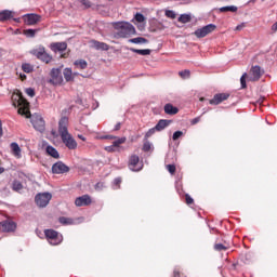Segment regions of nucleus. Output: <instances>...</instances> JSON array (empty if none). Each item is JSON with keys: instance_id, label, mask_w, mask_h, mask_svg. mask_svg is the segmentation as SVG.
<instances>
[{"instance_id": "1", "label": "nucleus", "mask_w": 277, "mask_h": 277, "mask_svg": "<svg viewBox=\"0 0 277 277\" xmlns=\"http://www.w3.org/2000/svg\"><path fill=\"white\" fill-rule=\"evenodd\" d=\"M58 133L63 144L69 149L75 150L77 148V141L72 137V134L68 132V117H62L58 121Z\"/></svg>"}, {"instance_id": "2", "label": "nucleus", "mask_w": 277, "mask_h": 277, "mask_svg": "<svg viewBox=\"0 0 277 277\" xmlns=\"http://www.w3.org/2000/svg\"><path fill=\"white\" fill-rule=\"evenodd\" d=\"M113 27L116 29L118 38H131L137 34L135 26L129 22H114Z\"/></svg>"}, {"instance_id": "3", "label": "nucleus", "mask_w": 277, "mask_h": 277, "mask_svg": "<svg viewBox=\"0 0 277 277\" xmlns=\"http://www.w3.org/2000/svg\"><path fill=\"white\" fill-rule=\"evenodd\" d=\"M32 55H35V57H37V60L44 62V64H49L53 61V56H51L49 53H47V50L42 45H40L38 49L34 50Z\"/></svg>"}, {"instance_id": "4", "label": "nucleus", "mask_w": 277, "mask_h": 277, "mask_svg": "<svg viewBox=\"0 0 277 277\" xmlns=\"http://www.w3.org/2000/svg\"><path fill=\"white\" fill-rule=\"evenodd\" d=\"M53 198V195L51 193H39L35 197V202L38 207L41 209H44L51 202V199Z\"/></svg>"}, {"instance_id": "5", "label": "nucleus", "mask_w": 277, "mask_h": 277, "mask_svg": "<svg viewBox=\"0 0 277 277\" xmlns=\"http://www.w3.org/2000/svg\"><path fill=\"white\" fill-rule=\"evenodd\" d=\"M44 235L51 246H60L62 243V236L54 229H45Z\"/></svg>"}, {"instance_id": "6", "label": "nucleus", "mask_w": 277, "mask_h": 277, "mask_svg": "<svg viewBox=\"0 0 277 277\" xmlns=\"http://www.w3.org/2000/svg\"><path fill=\"white\" fill-rule=\"evenodd\" d=\"M215 28H216L215 24H208L195 30V36L196 38H205L209 36V34H212V31H215Z\"/></svg>"}, {"instance_id": "7", "label": "nucleus", "mask_w": 277, "mask_h": 277, "mask_svg": "<svg viewBox=\"0 0 277 277\" xmlns=\"http://www.w3.org/2000/svg\"><path fill=\"white\" fill-rule=\"evenodd\" d=\"M31 124H32L34 129H36V131H39V133H44L45 122H44V119L42 118V116L34 115L31 117Z\"/></svg>"}, {"instance_id": "8", "label": "nucleus", "mask_w": 277, "mask_h": 277, "mask_svg": "<svg viewBox=\"0 0 277 277\" xmlns=\"http://www.w3.org/2000/svg\"><path fill=\"white\" fill-rule=\"evenodd\" d=\"M144 168V164L140 163V156L132 155L129 160V169L132 172H140Z\"/></svg>"}, {"instance_id": "9", "label": "nucleus", "mask_w": 277, "mask_h": 277, "mask_svg": "<svg viewBox=\"0 0 277 277\" xmlns=\"http://www.w3.org/2000/svg\"><path fill=\"white\" fill-rule=\"evenodd\" d=\"M50 77V83L53 85H60V83L64 81V78L62 77V70H60V68H52Z\"/></svg>"}, {"instance_id": "10", "label": "nucleus", "mask_w": 277, "mask_h": 277, "mask_svg": "<svg viewBox=\"0 0 277 277\" xmlns=\"http://www.w3.org/2000/svg\"><path fill=\"white\" fill-rule=\"evenodd\" d=\"M70 172V168L62 161H57L52 166V174H66Z\"/></svg>"}, {"instance_id": "11", "label": "nucleus", "mask_w": 277, "mask_h": 277, "mask_svg": "<svg viewBox=\"0 0 277 277\" xmlns=\"http://www.w3.org/2000/svg\"><path fill=\"white\" fill-rule=\"evenodd\" d=\"M14 230H16V222L10 220L0 222V233H14Z\"/></svg>"}, {"instance_id": "12", "label": "nucleus", "mask_w": 277, "mask_h": 277, "mask_svg": "<svg viewBox=\"0 0 277 277\" xmlns=\"http://www.w3.org/2000/svg\"><path fill=\"white\" fill-rule=\"evenodd\" d=\"M40 21H42V16L38 14L30 13L24 15V23L26 25H37V23H40Z\"/></svg>"}, {"instance_id": "13", "label": "nucleus", "mask_w": 277, "mask_h": 277, "mask_svg": "<svg viewBox=\"0 0 277 277\" xmlns=\"http://www.w3.org/2000/svg\"><path fill=\"white\" fill-rule=\"evenodd\" d=\"M262 75H263V71L261 70V66L255 65L251 67V70L249 74V81H259Z\"/></svg>"}, {"instance_id": "14", "label": "nucleus", "mask_w": 277, "mask_h": 277, "mask_svg": "<svg viewBox=\"0 0 277 277\" xmlns=\"http://www.w3.org/2000/svg\"><path fill=\"white\" fill-rule=\"evenodd\" d=\"M75 205L76 207H88L92 205V198L90 197V195H82L76 198Z\"/></svg>"}, {"instance_id": "15", "label": "nucleus", "mask_w": 277, "mask_h": 277, "mask_svg": "<svg viewBox=\"0 0 277 277\" xmlns=\"http://www.w3.org/2000/svg\"><path fill=\"white\" fill-rule=\"evenodd\" d=\"M50 49L54 53H64L68 49V44L66 42H53L50 44Z\"/></svg>"}, {"instance_id": "16", "label": "nucleus", "mask_w": 277, "mask_h": 277, "mask_svg": "<svg viewBox=\"0 0 277 277\" xmlns=\"http://www.w3.org/2000/svg\"><path fill=\"white\" fill-rule=\"evenodd\" d=\"M228 96H230V94L227 93H217L213 96L212 100L209 101L210 105H220V103H223V101L228 100Z\"/></svg>"}, {"instance_id": "17", "label": "nucleus", "mask_w": 277, "mask_h": 277, "mask_svg": "<svg viewBox=\"0 0 277 277\" xmlns=\"http://www.w3.org/2000/svg\"><path fill=\"white\" fill-rule=\"evenodd\" d=\"M91 47L95 49V51H109V44L96 40L91 41Z\"/></svg>"}, {"instance_id": "18", "label": "nucleus", "mask_w": 277, "mask_h": 277, "mask_svg": "<svg viewBox=\"0 0 277 277\" xmlns=\"http://www.w3.org/2000/svg\"><path fill=\"white\" fill-rule=\"evenodd\" d=\"M171 120H168V119H160L157 124L155 126V129L158 131V132H161L163 131L167 127H170L171 124Z\"/></svg>"}, {"instance_id": "19", "label": "nucleus", "mask_w": 277, "mask_h": 277, "mask_svg": "<svg viewBox=\"0 0 277 277\" xmlns=\"http://www.w3.org/2000/svg\"><path fill=\"white\" fill-rule=\"evenodd\" d=\"M164 113L168 114L169 116H175V114H179V108L174 107L172 104H166Z\"/></svg>"}, {"instance_id": "20", "label": "nucleus", "mask_w": 277, "mask_h": 277, "mask_svg": "<svg viewBox=\"0 0 277 277\" xmlns=\"http://www.w3.org/2000/svg\"><path fill=\"white\" fill-rule=\"evenodd\" d=\"M45 153H48L50 157H53V159H60V153L57 151V149H55V147L51 145L47 146Z\"/></svg>"}, {"instance_id": "21", "label": "nucleus", "mask_w": 277, "mask_h": 277, "mask_svg": "<svg viewBox=\"0 0 277 277\" xmlns=\"http://www.w3.org/2000/svg\"><path fill=\"white\" fill-rule=\"evenodd\" d=\"M11 149L14 157H17V159H21V146H18V143H11Z\"/></svg>"}, {"instance_id": "22", "label": "nucleus", "mask_w": 277, "mask_h": 277, "mask_svg": "<svg viewBox=\"0 0 277 277\" xmlns=\"http://www.w3.org/2000/svg\"><path fill=\"white\" fill-rule=\"evenodd\" d=\"M12 18V11L4 10L0 12V22L10 21Z\"/></svg>"}, {"instance_id": "23", "label": "nucleus", "mask_w": 277, "mask_h": 277, "mask_svg": "<svg viewBox=\"0 0 277 277\" xmlns=\"http://www.w3.org/2000/svg\"><path fill=\"white\" fill-rule=\"evenodd\" d=\"M129 42H131L132 44H146V42H148V39L144 37H136L133 39H129Z\"/></svg>"}, {"instance_id": "24", "label": "nucleus", "mask_w": 277, "mask_h": 277, "mask_svg": "<svg viewBox=\"0 0 277 277\" xmlns=\"http://www.w3.org/2000/svg\"><path fill=\"white\" fill-rule=\"evenodd\" d=\"M129 51H131L132 53H137V55H150L151 53L150 49L138 50V49L130 48Z\"/></svg>"}, {"instance_id": "25", "label": "nucleus", "mask_w": 277, "mask_h": 277, "mask_svg": "<svg viewBox=\"0 0 277 277\" xmlns=\"http://www.w3.org/2000/svg\"><path fill=\"white\" fill-rule=\"evenodd\" d=\"M74 65L77 68H80V70H85V68H88V62L85 60H77Z\"/></svg>"}, {"instance_id": "26", "label": "nucleus", "mask_w": 277, "mask_h": 277, "mask_svg": "<svg viewBox=\"0 0 277 277\" xmlns=\"http://www.w3.org/2000/svg\"><path fill=\"white\" fill-rule=\"evenodd\" d=\"M155 147H153V143L148 141V138H144V144H143V151L144 153H150V150H154Z\"/></svg>"}, {"instance_id": "27", "label": "nucleus", "mask_w": 277, "mask_h": 277, "mask_svg": "<svg viewBox=\"0 0 277 277\" xmlns=\"http://www.w3.org/2000/svg\"><path fill=\"white\" fill-rule=\"evenodd\" d=\"M63 75L66 81H72V69L65 68Z\"/></svg>"}, {"instance_id": "28", "label": "nucleus", "mask_w": 277, "mask_h": 277, "mask_svg": "<svg viewBox=\"0 0 277 277\" xmlns=\"http://www.w3.org/2000/svg\"><path fill=\"white\" fill-rule=\"evenodd\" d=\"M22 70H23L24 72H27V74L34 72V66H32L31 64L24 63V64L22 65Z\"/></svg>"}, {"instance_id": "29", "label": "nucleus", "mask_w": 277, "mask_h": 277, "mask_svg": "<svg viewBox=\"0 0 277 277\" xmlns=\"http://www.w3.org/2000/svg\"><path fill=\"white\" fill-rule=\"evenodd\" d=\"M219 12H237V6L235 5L222 6L219 9Z\"/></svg>"}, {"instance_id": "30", "label": "nucleus", "mask_w": 277, "mask_h": 277, "mask_svg": "<svg viewBox=\"0 0 277 277\" xmlns=\"http://www.w3.org/2000/svg\"><path fill=\"white\" fill-rule=\"evenodd\" d=\"M127 142V137H119L113 142V146L115 148H120V144H124Z\"/></svg>"}, {"instance_id": "31", "label": "nucleus", "mask_w": 277, "mask_h": 277, "mask_svg": "<svg viewBox=\"0 0 277 277\" xmlns=\"http://www.w3.org/2000/svg\"><path fill=\"white\" fill-rule=\"evenodd\" d=\"M192 21V15L189 14H182L179 17V23H189Z\"/></svg>"}, {"instance_id": "32", "label": "nucleus", "mask_w": 277, "mask_h": 277, "mask_svg": "<svg viewBox=\"0 0 277 277\" xmlns=\"http://www.w3.org/2000/svg\"><path fill=\"white\" fill-rule=\"evenodd\" d=\"M12 189L14 192H21V189H23V183H21L19 181H14L12 184Z\"/></svg>"}, {"instance_id": "33", "label": "nucleus", "mask_w": 277, "mask_h": 277, "mask_svg": "<svg viewBox=\"0 0 277 277\" xmlns=\"http://www.w3.org/2000/svg\"><path fill=\"white\" fill-rule=\"evenodd\" d=\"M36 31L38 30L29 28L24 30V35L26 36V38H34L36 36Z\"/></svg>"}, {"instance_id": "34", "label": "nucleus", "mask_w": 277, "mask_h": 277, "mask_svg": "<svg viewBox=\"0 0 277 277\" xmlns=\"http://www.w3.org/2000/svg\"><path fill=\"white\" fill-rule=\"evenodd\" d=\"M158 132L157 129L151 128L149 129L146 133H145V136H144V140H148L149 137H153V135H155V133Z\"/></svg>"}, {"instance_id": "35", "label": "nucleus", "mask_w": 277, "mask_h": 277, "mask_svg": "<svg viewBox=\"0 0 277 277\" xmlns=\"http://www.w3.org/2000/svg\"><path fill=\"white\" fill-rule=\"evenodd\" d=\"M58 222H60L61 224L68 225V224H72V219H70V217H65V216H61V217L58 219Z\"/></svg>"}, {"instance_id": "36", "label": "nucleus", "mask_w": 277, "mask_h": 277, "mask_svg": "<svg viewBox=\"0 0 277 277\" xmlns=\"http://www.w3.org/2000/svg\"><path fill=\"white\" fill-rule=\"evenodd\" d=\"M134 18L136 23H144V21H146V17H144V14L142 13H136L134 15Z\"/></svg>"}, {"instance_id": "37", "label": "nucleus", "mask_w": 277, "mask_h": 277, "mask_svg": "<svg viewBox=\"0 0 277 277\" xmlns=\"http://www.w3.org/2000/svg\"><path fill=\"white\" fill-rule=\"evenodd\" d=\"M25 93L30 96V98H34L36 96V90H34V88H27L25 90Z\"/></svg>"}, {"instance_id": "38", "label": "nucleus", "mask_w": 277, "mask_h": 277, "mask_svg": "<svg viewBox=\"0 0 277 277\" xmlns=\"http://www.w3.org/2000/svg\"><path fill=\"white\" fill-rule=\"evenodd\" d=\"M164 14L167 18H176V13L172 10H167Z\"/></svg>"}, {"instance_id": "39", "label": "nucleus", "mask_w": 277, "mask_h": 277, "mask_svg": "<svg viewBox=\"0 0 277 277\" xmlns=\"http://www.w3.org/2000/svg\"><path fill=\"white\" fill-rule=\"evenodd\" d=\"M179 137H183V131H175V132L173 133L172 140H173L174 142H176V140H179Z\"/></svg>"}, {"instance_id": "40", "label": "nucleus", "mask_w": 277, "mask_h": 277, "mask_svg": "<svg viewBox=\"0 0 277 277\" xmlns=\"http://www.w3.org/2000/svg\"><path fill=\"white\" fill-rule=\"evenodd\" d=\"M214 250H216L217 252H222V250H227V248L222 243H216L214 245Z\"/></svg>"}, {"instance_id": "41", "label": "nucleus", "mask_w": 277, "mask_h": 277, "mask_svg": "<svg viewBox=\"0 0 277 277\" xmlns=\"http://www.w3.org/2000/svg\"><path fill=\"white\" fill-rule=\"evenodd\" d=\"M94 187H95L96 192H102V189H105V183L98 182L95 184Z\"/></svg>"}, {"instance_id": "42", "label": "nucleus", "mask_w": 277, "mask_h": 277, "mask_svg": "<svg viewBox=\"0 0 277 277\" xmlns=\"http://www.w3.org/2000/svg\"><path fill=\"white\" fill-rule=\"evenodd\" d=\"M246 77H248V74L245 72L241 78H240V84H241V88H247V84H246Z\"/></svg>"}, {"instance_id": "43", "label": "nucleus", "mask_w": 277, "mask_h": 277, "mask_svg": "<svg viewBox=\"0 0 277 277\" xmlns=\"http://www.w3.org/2000/svg\"><path fill=\"white\" fill-rule=\"evenodd\" d=\"M167 170L171 174H174L176 172V166H174V164H167Z\"/></svg>"}, {"instance_id": "44", "label": "nucleus", "mask_w": 277, "mask_h": 277, "mask_svg": "<svg viewBox=\"0 0 277 277\" xmlns=\"http://www.w3.org/2000/svg\"><path fill=\"white\" fill-rule=\"evenodd\" d=\"M122 183V179L117 177L114 180V185L116 186L115 189H119L120 184Z\"/></svg>"}, {"instance_id": "45", "label": "nucleus", "mask_w": 277, "mask_h": 277, "mask_svg": "<svg viewBox=\"0 0 277 277\" xmlns=\"http://www.w3.org/2000/svg\"><path fill=\"white\" fill-rule=\"evenodd\" d=\"M81 5H84V8H91L92 3L90 2V0H78Z\"/></svg>"}, {"instance_id": "46", "label": "nucleus", "mask_w": 277, "mask_h": 277, "mask_svg": "<svg viewBox=\"0 0 277 277\" xmlns=\"http://www.w3.org/2000/svg\"><path fill=\"white\" fill-rule=\"evenodd\" d=\"M180 77H182L183 79H186V77H189V70H182L179 72Z\"/></svg>"}, {"instance_id": "47", "label": "nucleus", "mask_w": 277, "mask_h": 277, "mask_svg": "<svg viewBox=\"0 0 277 277\" xmlns=\"http://www.w3.org/2000/svg\"><path fill=\"white\" fill-rule=\"evenodd\" d=\"M105 150H107V153H115L116 151V147L113 145L106 146Z\"/></svg>"}, {"instance_id": "48", "label": "nucleus", "mask_w": 277, "mask_h": 277, "mask_svg": "<svg viewBox=\"0 0 277 277\" xmlns=\"http://www.w3.org/2000/svg\"><path fill=\"white\" fill-rule=\"evenodd\" d=\"M185 198H186V203H188V205H193L194 203V198H192V196L186 195Z\"/></svg>"}, {"instance_id": "49", "label": "nucleus", "mask_w": 277, "mask_h": 277, "mask_svg": "<svg viewBox=\"0 0 277 277\" xmlns=\"http://www.w3.org/2000/svg\"><path fill=\"white\" fill-rule=\"evenodd\" d=\"M198 122H200V117L194 118V119L190 121V124H198Z\"/></svg>"}, {"instance_id": "50", "label": "nucleus", "mask_w": 277, "mask_h": 277, "mask_svg": "<svg viewBox=\"0 0 277 277\" xmlns=\"http://www.w3.org/2000/svg\"><path fill=\"white\" fill-rule=\"evenodd\" d=\"M103 140H116V136H114V135H106V136H103Z\"/></svg>"}, {"instance_id": "51", "label": "nucleus", "mask_w": 277, "mask_h": 277, "mask_svg": "<svg viewBox=\"0 0 277 277\" xmlns=\"http://www.w3.org/2000/svg\"><path fill=\"white\" fill-rule=\"evenodd\" d=\"M174 277H181V273L179 272V269H174Z\"/></svg>"}, {"instance_id": "52", "label": "nucleus", "mask_w": 277, "mask_h": 277, "mask_svg": "<svg viewBox=\"0 0 277 277\" xmlns=\"http://www.w3.org/2000/svg\"><path fill=\"white\" fill-rule=\"evenodd\" d=\"M3 135V126L1 123V120H0V137Z\"/></svg>"}, {"instance_id": "53", "label": "nucleus", "mask_w": 277, "mask_h": 277, "mask_svg": "<svg viewBox=\"0 0 277 277\" xmlns=\"http://www.w3.org/2000/svg\"><path fill=\"white\" fill-rule=\"evenodd\" d=\"M120 127H121V123H120V122L117 123V124L115 126V131H120Z\"/></svg>"}, {"instance_id": "54", "label": "nucleus", "mask_w": 277, "mask_h": 277, "mask_svg": "<svg viewBox=\"0 0 277 277\" xmlns=\"http://www.w3.org/2000/svg\"><path fill=\"white\" fill-rule=\"evenodd\" d=\"M241 29H243V24H242V25H238V26L236 27V30H237V31H241Z\"/></svg>"}, {"instance_id": "55", "label": "nucleus", "mask_w": 277, "mask_h": 277, "mask_svg": "<svg viewBox=\"0 0 277 277\" xmlns=\"http://www.w3.org/2000/svg\"><path fill=\"white\" fill-rule=\"evenodd\" d=\"M78 137H79V140H82V142H85V136L79 134Z\"/></svg>"}, {"instance_id": "56", "label": "nucleus", "mask_w": 277, "mask_h": 277, "mask_svg": "<svg viewBox=\"0 0 277 277\" xmlns=\"http://www.w3.org/2000/svg\"><path fill=\"white\" fill-rule=\"evenodd\" d=\"M18 114H22V115H25V114H27L25 110H23V109H18Z\"/></svg>"}, {"instance_id": "57", "label": "nucleus", "mask_w": 277, "mask_h": 277, "mask_svg": "<svg viewBox=\"0 0 277 277\" xmlns=\"http://www.w3.org/2000/svg\"><path fill=\"white\" fill-rule=\"evenodd\" d=\"M22 79H27L26 75H21Z\"/></svg>"}, {"instance_id": "58", "label": "nucleus", "mask_w": 277, "mask_h": 277, "mask_svg": "<svg viewBox=\"0 0 277 277\" xmlns=\"http://www.w3.org/2000/svg\"><path fill=\"white\" fill-rule=\"evenodd\" d=\"M254 1H256V0H250L249 3H254Z\"/></svg>"}, {"instance_id": "59", "label": "nucleus", "mask_w": 277, "mask_h": 277, "mask_svg": "<svg viewBox=\"0 0 277 277\" xmlns=\"http://www.w3.org/2000/svg\"><path fill=\"white\" fill-rule=\"evenodd\" d=\"M3 173V168H0V174Z\"/></svg>"}, {"instance_id": "60", "label": "nucleus", "mask_w": 277, "mask_h": 277, "mask_svg": "<svg viewBox=\"0 0 277 277\" xmlns=\"http://www.w3.org/2000/svg\"><path fill=\"white\" fill-rule=\"evenodd\" d=\"M200 101H201V102L205 101V97H201Z\"/></svg>"}]
</instances>
